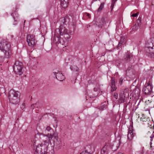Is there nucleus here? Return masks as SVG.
Masks as SVG:
<instances>
[{
  "label": "nucleus",
  "mask_w": 154,
  "mask_h": 154,
  "mask_svg": "<svg viewBox=\"0 0 154 154\" xmlns=\"http://www.w3.org/2000/svg\"><path fill=\"white\" fill-rule=\"evenodd\" d=\"M10 44L5 40L0 42V58H8L11 53L10 51Z\"/></svg>",
  "instance_id": "f257e3e1"
},
{
  "label": "nucleus",
  "mask_w": 154,
  "mask_h": 154,
  "mask_svg": "<svg viewBox=\"0 0 154 154\" xmlns=\"http://www.w3.org/2000/svg\"><path fill=\"white\" fill-rule=\"evenodd\" d=\"M48 142L45 141V143H42L36 147L35 154H54V151L53 149L48 151Z\"/></svg>",
  "instance_id": "f03ea898"
},
{
  "label": "nucleus",
  "mask_w": 154,
  "mask_h": 154,
  "mask_svg": "<svg viewBox=\"0 0 154 154\" xmlns=\"http://www.w3.org/2000/svg\"><path fill=\"white\" fill-rule=\"evenodd\" d=\"M19 92L11 89L9 92L8 97L10 103L14 104H18L20 101V97L18 95Z\"/></svg>",
  "instance_id": "7ed1b4c3"
},
{
  "label": "nucleus",
  "mask_w": 154,
  "mask_h": 154,
  "mask_svg": "<svg viewBox=\"0 0 154 154\" xmlns=\"http://www.w3.org/2000/svg\"><path fill=\"white\" fill-rule=\"evenodd\" d=\"M153 42H147L146 43L145 51L146 54L148 56L151 58H154V38H151Z\"/></svg>",
  "instance_id": "20e7f679"
},
{
  "label": "nucleus",
  "mask_w": 154,
  "mask_h": 154,
  "mask_svg": "<svg viewBox=\"0 0 154 154\" xmlns=\"http://www.w3.org/2000/svg\"><path fill=\"white\" fill-rule=\"evenodd\" d=\"M22 68V63L19 61H16L14 66V72L19 75H21L23 73Z\"/></svg>",
  "instance_id": "39448f33"
},
{
  "label": "nucleus",
  "mask_w": 154,
  "mask_h": 154,
  "mask_svg": "<svg viewBox=\"0 0 154 154\" xmlns=\"http://www.w3.org/2000/svg\"><path fill=\"white\" fill-rule=\"evenodd\" d=\"M26 40L29 46L31 47L34 46L37 42L35 36L31 34H29L27 36Z\"/></svg>",
  "instance_id": "423d86ee"
},
{
  "label": "nucleus",
  "mask_w": 154,
  "mask_h": 154,
  "mask_svg": "<svg viewBox=\"0 0 154 154\" xmlns=\"http://www.w3.org/2000/svg\"><path fill=\"white\" fill-rule=\"evenodd\" d=\"M152 88L153 86L150 82L149 81L145 84L143 88V91L146 94H151L152 91Z\"/></svg>",
  "instance_id": "0eeeda50"
},
{
  "label": "nucleus",
  "mask_w": 154,
  "mask_h": 154,
  "mask_svg": "<svg viewBox=\"0 0 154 154\" xmlns=\"http://www.w3.org/2000/svg\"><path fill=\"white\" fill-rule=\"evenodd\" d=\"M68 30L65 28L63 26L61 25L59 28L56 29L55 33L56 34H58L60 35H64L67 33Z\"/></svg>",
  "instance_id": "6e6552de"
},
{
  "label": "nucleus",
  "mask_w": 154,
  "mask_h": 154,
  "mask_svg": "<svg viewBox=\"0 0 154 154\" xmlns=\"http://www.w3.org/2000/svg\"><path fill=\"white\" fill-rule=\"evenodd\" d=\"M120 138L118 140H116L112 144H111L110 146L113 151H115L118 149L119 145V143H120Z\"/></svg>",
  "instance_id": "1a4fd4ad"
},
{
  "label": "nucleus",
  "mask_w": 154,
  "mask_h": 154,
  "mask_svg": "<svg viewBox=\"0 0 154 154\" xmlns=\"http://www.w3.org/2000/svg\"><path fill=\"white\" fill-rule=\"evenodd\" d=\"M53 73L55 76L56 78L57 79V80L60 81H63V80H64L65 78L64 76L60 72V71L58 72L57 74V77L56 74L57 73L56 72H53Z\"/></svg>",
  "instance_id": "9d476101"
},
{
  "label": "nucleus",
  "mask_w": 154,
  "mask_h": 154,
  "mask_svg": "<svg viewBox=\"0 0 154 154\" xmlns=\"http://www.w3.org/2000/svg\"><path fill=\"white\" fill-rule=\"evenodd\" d=\"M133 97L136 98H138L140 96V90L138 87H136L135 89L133 92Z\"/></svg>",
  "instance_id": "9b49d317"
},
{
  "label": "nucleus",
  "mask_w": 154,
  "mask_h": 154,
  "mask_svg": "<svg viewBox=\"0 0 154 154\" xmlns=\"http://www.w3.org/2000/svg\"><path fill=\"white\" fill-rule=\"evenodd\" d=\"M124 60L127 62H128L131 60L132 61L133 57L131 54L128 52L126 53L124 56Z\"/></svg>",
  "instance_id": "f8f14e48"
},
{
  "label": "nucleus",
  "mask_w": 154,
  "mask_h": 154,
  "mask_svg": "<svg viewBox=\"0 0 154 154\" xmlns=\"http://www.w3.org/2000/svg\"><path fill=\"white\" fill-rule=\"evenodd\" d=\"M60 35L56 34L55 33V35L52 41L56 45H57L60 42Z\"/></svg>",
  "instance_id": "ddd939ff"
},
{
  "label": "nucleus",
  "mask_w": 154,
  "mask_h": 154,
  "mask_svg": "<svg viewBox=\"0 0 154 154\" xmlns=\"http://www.w3.org/2000/svg\"><path fill=\"white\" fill-rule=\"evenodd\" d=\"M109 150V147L108 145H105L102 148L101 154H108Z\"/></svg>",
  "instance_id": "4468645a"
},
{
  "label": "nucleus",
  "mask_w": 154,
  "mask_h": 154,
  "mask_svg": "<svg viewBox=\"0 0 154 154\" xmlns=\"http://www.w3.org/2000/svg\"><path fill=\"white\" fill-rule=\"evenodd\" d=\"M55 139L56 140V141H54V145H56L57 146V148L58 149L60 148L61 141L59 139L57 136L55 137Z\"/></svg>",
  "instance_id": "2eb2a0df"
},
{
  "label": "nucleus",
  "mask_w": 154,
  "mask_h": 154,
  "mask_svg": "<svg viewBox=\"0 0 154 154\" xmlns=\"http://www.w3.org/2000/svg\"><path fill=\"white\" fill-rule=\"evenodd\" d=\"M61 5L63 8H66L68 4V0H60Z\"/></svg>",
  "instance_id": "dca6fc26"
},
{
  "label": "nucleus",
  "mask_w": 154,
  "mask_h": 154,
  "mask_svg": "<svg viewBox=\"0 0 154 154\" xmlns=\"http://www.w3.org/2000/svg\"><path fill=\"white\" fill-rule=\"evenodd\" d=\"M125 96L124 92L121 93L119 96L118 102L119 103H122L124 102L125 100Z\"/></svg>",
  "instance_id": "f3484780"
},
{
  "label": "nucleus",
  "mask_w": 154,
  "mask_h": 154,
  "mask_svg": "<svg viewBox=\"0 0 154 154\" xmlns=\"http://www.w3.org/2000/svg\"><path fill=\"white\" fill-rule=\"evenodd\" d=\"M141 25V21L137 20L136 23L132 29L134 30L137 29L140 27Z\"/></svg>",
  "instance_id": "a211bd4d"
},
{
  "label": "nucleus",
  "mask_w": 154,
  "mask_h": 154,
  "mask_svg": "<svg viewBox=\"0 0 154 154\" xmlns=\"http://www.w3.org/2000/svg\"><path fill=\"white\" fill-rule=\"evenodd\" d=\"M45 136L46 137L47 140H45L43 143H45V141H47L48 142V144H49V143L50 142L51 140L52 139L53 137H56V136H55L54 134L52 135L51 134H48L47 135H46Z\"/></svg>",
  "instance_id": "6ab92c4d"
},
{
  "label": "nucleus",
  "mask_w": 154,
  "mask_h": 154,
  "mask_svg": "<svg viewBox=\"0 0 154 154\" xmlns=\"http://www.w3.org/2000/svg\"><path fill=\"white\" fill-rule=\"evenodd\" d=\"M104 22V19L103 18H102L101 19H99L97 21V23L96 24L100 27H102V25Z\"/></svg>",
  "instance_id": "aec40b11"
},
{
  "label": "nucleus",
  "mask_w": 154,
  "mask_h": 154,
  "mask_svg": "<svg viewBox=\"0 0 154 154\" xmlns=\"http://www.w3.org/2000/svg\"><path fill=\"white\" fill-rule=\"evenodd\" d=\"M135 134L134 133H129L127 135V137L128 139L130 140H131L133 137L135 136Z\"/></svg>",
  "instance_id": "412c9836"
},
{
  "label": "nucleus",
  "mask_w": 154,
  "mask_h": 154,
  "mask_svg": "<svg viewBox=\"0 0 154 154\" xmlns=\"http://www.w3.org/2000/svg\"><path fill=\"white\" fill-rule=\"evenodd\" d=\"M70 68L71 70L73 72L76 71L78 72L79 69L78 67L75 65L71 66Z\"/></svg>",
  "instance_id": "4be33fe9"
},
{
  "label": "nucleus",
  "mask_w": 154,
  "mask_h": 154,
  "mask_svg": "<svg viewBox=\"0 0 154 154\" xmlns=\"http://www.w3.org/2000/svg\"><path fill=\"white\" fill-rule=\"evenodd\" d=\"M64 37L66 39V40H70L71 39V35H70L68 34V33H67L64 35Z\"/></svg>",
  "instance_id": "5701e85b"
},
{
  "label": "nucleus",
  "mask_w": 154,
  "mask_h": 154,
  "mask_svg": "<svg viewBox=\"0 0 154 154\" xmlns=\"http://www.w3.org/2000/svg\"><path fill=\"white\" fill-rule=\"evenodd\" d=\"M104 4H105L104 2H103L101 4L100 7L97 10L98 12H99L100 11L102 10L104 8Z\"/></svg>",
  "instance_id": "b1692460"
},
{
  "label": "nucleus",
  "mask_w": 154,
  "mask_h": 154,
  "mask_svg": "<svg viewBox=\"0 0 154 154\" xmlns=\"http://www.w3.org/2000/svg\"><path fill=\"white\" fill-rule=\"evenodd\" d=\"M124 38L123 37H121L120 41L119 42V44L118 45V46L119 47L121 46L122 45H123L124 42Z\"/></svg>",
  "instance_id": "393cba45"
},
{
  "label": "nucleus",
  "mask_w": 154,
  "mask_h": 154,
  "mask_svg": "<svg viewBox=\"0 0 154 154\" xmlns=\"http://www.w3.org/2000/svg\"><path fill=\"white\" fill-rule=\"evenodd\" d=\"M112 3L111 5V6H110V8L111 9V10H112L113 9V7L114 5V4L116 2L117 0H112Z\"/></svg>",
  "instance_id": "a878e982"
},
{
  "label": "nucleus",
  "mask_w": 154,
  "mask_h": 154,
  "mask_svg": "<svg viewBox=\"0 0 154 154\" xmlns=\"http://www.w3.org/2000/svg\"><path fill=\"white\" fill-rule=\"evenodd\" d=\"M38 103H36L34 104H33L31 105V106L33 109L34 108H37L38 106Z\"/></svg>",
  "instance_id": "bb28decb"
},
{
  "label": "nucleus",
  "mask_w": 154,
  "mask_h": 154,
  "mask_svg": "<svg viewBox=\"0 0 154 154\" xmlns=\"http://www.w3.org/2000/svg\"><path fill=\"white\" fill-rule=\"evenodd\" d=\"M128 132L129 133H133V126L131 125L129 126Z\"/></svg>",
  "instance_id": "cd10ccee"
},
{
  "label": "nucleus",
  "mask_w": 154,
  "mask_h": 154,
  "mask_svg": "<svg viewBox=\"0 0 154 154\" xmlns=\"http://www.w3.org/2000/svg\"><path fill=\"white\" fill-rule=\"evenodd\" d=\"M111 91H113L115 90L116 89V86L115 85H111Z\"/></svg>",
  "instance_id": "c85d7f7f"
},
{
  "label": "nucleus",
  "mask_w": 154,
  "mask_h": 154,
  "mask_svg": "<svg viewBox=\"0 0 154 154\" xmlns=\"http://www.w3.org/2000/svg\"><path fill=\"white\" fill-rule=\"evenodd\" d=\"M147 120V118L146 117H144L143 116H142L140 118V120L142 122H146Z\"/></svg>",
  "instance_id": "c756f323"
},
{
  "label": "nucleus",
  "mask_w": 154,
  "mask_h": 154,
  "mask_svg": "<svg viewBox=\"0 0 154 154\" xmlns=\"http://www.w3.org/2000/svg\"><path fill=\"white\" fill-rule=\"evenodd\" d=\"M111 85H115V79L113 78H112L111 79Z\"/></svg>",
  "instance_id": "7c9ffc66"
},
{
  "label": "nucleus",
  "mask_w": 154,
  "mask_h": 154,
  "mask_svg": "<svg viewBox=\"0 0 154 154\" xmlns=\"http://www.w3.org/2000/svg\"><path fill=\"white\" fill-rule=\"evenodd\" d=\"M5 92V91L3 87H0V94L4 93Z\"/></svg>",
  "instance_id": "2f4dec72"
},
{
  "label": "nucleus",
  "mask_w": 154,
  "mask_h": 154,
  "mask_svg": "<svg viewBox=\"0 0 154 154\" xmlns=\"http://www.w3.org/2000/svg\"><path fill=\"white\" fill-rule=\"evenodd\" d=\"M144 153V151L143 150V149L137 153V154H143Z\"/></svg>",
  "instance_id": "473e14b6"
},
{
  "label": "nucleus",
  "mask_w": 154,
  "mask_h": 154,
  "mask_svg": "<svg viewBox=\"0 0 154 154\" xmlns=\"http://www.w3.org/2000/svg\"><path fill=\"white\" fill-rule=\"evenodd\" d=\"M80 154H91L89 152H88L86 151H85L81 152Z\"/></svg>",
  "instance_id": "72a5a7b5"
},
{
  "label": "nucleus",
  "mask_w": 154,
  "mask_h": 154,
  "mask_svg": "<svg viewBox=\"0 0 154 154\" xmlns=\"http://www.w3.org/2000/svg\"><path fill=\"white\" fill-rule=\"evenodd\" d=\"M113 97L116 99H117L118 98V94L116 93H115L113 95Z\"/></svg>",
  "instance_id": "f704fd0d"
},
{
  "label": "nucleus",
  "mask_w": 154,
  "mask_h": 154,
  "mask_svg": "<svg viewBox=\"0 0 154 154\" xmlns=\"http://www.w3.org/2000/svg\"><path fill=\"white\" fill-rule=\"evenodd\" d=\"M51 128L49 126H48L46 127V130L48 131H50V130H51Z\"/></svg>",
  "instance_id": "c9c22d12"
},
{
  "label": "nucleus",
  "mask_w": 154,
  "mask_h": 154,
  "mask_svg": "<svg viewBox=\"0 0 154 154\" xmlns=\"http://www.w3.org/2000/svg\"><path fill=\"white\" fill-rule=\"evenodd\" d=\"M123 81V79L122 78H120L119 79V84L120 85H122V82Z\"/></svg>",
  "instance_id": "e433bc0d"
},
{
  "label": "nucleus",
  "mask_w": 154,
  "mask_h": 154,
  "mask_svg": "<svg viewBox=\"0 0 154 154\" xmlns=\"http://www.w3.org/2000/svg\"><path fill=\"white\" fill-rule=\"evenodd\" d=\"M154 137V132H153V133L152 134L151 136L150 137V138H151L150 140L152 141V138Z\"/></svg>",
  "instance_id": "4c0bfd02"
},
{
  "label": "nucleus",
  "mask_w": 154,
  "mask_h": 154,
  "mask_svg": "<svg viewBox=\"0 0 154 154\" xmlns=\"http://www.w3.org/2000/svg\"><path fill=\"white\" fill-rule=\"evenodd\" d=\"M138 13H135V14H133L132 15V16L133 17H136L138 15Z\"/></svg>",
  "instance_id": "58836bf2"
},
{
  "label": "nucleus",
  "mask_w": 154,
  "mask_h": 154,
  "mask_svg": "<svg viewBox=\"0 0 154 154\" xmlns=\"http://www.w3.org/2000/svg\"><path fill=\"white\" fill-rule=\"evenodd\" d=\"M106 106L105 105V106H100V110H103V109H104V108Z\"/></svg>",
  "instance_id": "ea45409f"
},
{
  "label": "nucleus",
  "mask_w": 154,
  "mask_h": 154,
  "mask_svg": "<svg viewBox=\"0 0 154 154\" xmlns=\"http://www.w3.org/2000/svg\"><path fill=\"white\" fill-rule=\"evenodd\" d=\"M25 107V105L24 104H23L21 106V108L23 109Z\"/></svg>",
  "instance_id": "a19ab883"
},
{
  "label": "nucleus",
  "mask_w": 154,
  "mask_h": 154,
  "mask_svg": "<svg viewBox=\"0 0 154 154\" xmlns=\"http://www.w3.org/2000/svg\"><path fill=\"white\" fill-rule=\"evenodd\" d=\"M141 18L140 17H139L137 20L141 21Z\"/></svg>",
  "instance_id": "79ce46f5"
},
{
  "label": "nucleus",
  "mask_w": 154,
  "mask_h": 154,
  "mask_svg": "<svg viewBox=\"0 0 154 154\" xmlns=\"http://www.w3.org/2000/svg\"><path fill=\"white\" fill-rule=\"evenodd\" d=\"M131 68V67H130L129 68H128L127 69V70H126V72H127L128 71H129L130 70V69Z\"/></svg>",
  "instance_id": "37998d69"
},
{
  "label": "nucleus",
  "mask_w": 154,
  "mask_h": 154,
  "mask_svg": "<svg viewBox=\"0 0 154 154\" xmlns=\"http://www.w3.org/2000/svg\"><path fill=\"white\" fill-rule=\"evenodd\" d=\"M87 16L89 17H90V14L89 13H87Z\"/></svg>",
  "instance_id": "c03bdc74"
},
{
  "label": "nucleus",
  "mask_w": 154,
  "mask_h": 154,
  "mask_svg": "<svg viewBox=\"0 0 154 154\" xmlns=\"http://www.w3.org/2000/svg\"><path fill=\"white\" fill-rule=\"evenodd\" d=\"M94 91H97V89L96 88H94Z\"/></svg>",
  "instance_id": "a18cd8bd"
},
{
  "label": "nucleus",
  "mask_w": 154,
  "mask_h": 154,
  "mask_svg": "<svg viewBox=\"0 0 154 154\" xmlns=\"http://www.w3.org/2000/svg\"><path fill=\"white\" fill-rule=\"evenodd\" d=\"M117 154H123L122 153H117Z\"/></svg>",
  "instance_id": "49530a36"
},
{
  "label": "nucleus",
  "mask_w": 154,
  "mask_h": 154,
  "mask_svg": "<svg viewBox=\"0 0 154 154\" xmlns=\"http://www.w3.org/2000/svg\"><path fill=\"white\" fill-rule=\"evenodd\" d=\"M14 19L15 20V18L14 17ZM14 20L15 21V20Z\"/></svg>",
  "instance_id": "de8ad7c7"
},
{
  "label": "nucleus",
  "mask_w": 154,
  "mask_h": 154,
  "mask_svg": "<svg viewBox=\"0 0 154 154\" xmlns=\"http://www.w3.org/2000/svg\"><path fill=\"white\" fill-rule=\"evenodd\" d=\"M25 21H26V20H24V23H25Z\"/></svg>",
  "instance_id": "09e8293b"
},
{
  "label": "nucleus",
  "mask_w": 154,
  "mask_h": 154,
  "mask_svg": "<svg viewBox=\"0 0 154 154\" xmlns=\"http://www.w3.org/2000/svg\"><path fill=\"white\" fill-rule=\"evenodd\" d=\"M31 99H32V97H31Z\"/></svg>",
  "instance_id": "8fccbe9b"
},
{
  "label": "nucleus",
  "mask_w": 154,
  "mask_h": 154,
  "mask_svg": "<svg viewBox=\"0 0 154 154\" xmlns=\"http://www.w3.org/2000/svg\"><path fill=\"white\" fill-rule=\"evenodd\" d=\"M94 0V1H97V0Z\"/></svg>",
  "instance_id": "3c124183"
},
{
  "label": "nucleus",
  "mask_w": 154,
  "mask_h": 154,
  "mask_svg": "<svg viewBox=\"0 0 154 154\" xmlns=\"http://www.w3.org/2000/svg\"><path fill=\"white\" fill-rule=\"evenodd\" d=\"M13 14H12L11 15H12Z\"/></svg>",
  "instance_id": "603ef678"
}]
</instances>
